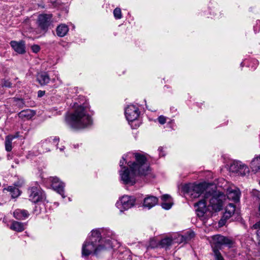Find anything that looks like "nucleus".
Segmentation results:
<instances>
[{"label": "nucleus", "mask_w": 260, "mask_h": 260, "mask_svg": "<svg viewBox=\"0 0 260 260\" xmlns=\"http://www.w3.org/2000/svg\"><path fill=\"white\" fill-rule=\"evenodd\" d=\"M37 78L38 81H46L50 80L48 74L44 72L38 73Z\"/></svg>", "instance_id": "a878e982"}, {"label": "nucleus", "mask_w": 260, "mask_h": 260, "mask_svg": "<svg viewBox=\"0 0 260 260\" xmlns=\"http://www.w3.org/2000/svg\"><path fill=\"white\" fill-rule=\"evenodd\" d=\"M159 245V242H157L155 239H152L150 240L149 244L148 245V249L154 248Z\"/></svg>", "instance_id": "cd10ccee"}, {"label": "nucleus", "mask_w": 260, "mask_h": 260, "mask_svg": "<svg viewBox=\"0 0 260 260\" xmlns=\"http://www.w3.org/2000/svg\"><path fill=\"white\" fill-rule=\"evenodd\" d=\"M10 45L12 48L17 53L19 54H23L25 52V44L24 42L12 41L10 42Z\"/></svg>", "instance_id": "4468645a"}, {"label": "nucleus", "mask_w": 260, "mask_h": 260, "mask_svg": "<svg viewBox=\"0 0 260 260\" xmlns=\"http://www.w3.org/2000/svg\"><path fill=\"white\" fill-rule=\"evenodd\" d=\"M258 212H259V214L260 215V202H259V208H258Z\"/></svg>", "instance_id": "79ce46f5"}, {"label": "nucleus", "mask_w": 260, "mask_h": 260, "mask_svg": "<svg viewBox=\"0 0 260 260\" xmlns=\"http://www.w3.org/2000/svg\"><path fill=\"white\" fill-rule=\"evenodd\" d=\"M158 121L161 124H164L166 122V118L164 116H160L158 118Z\"/></svg>", "instance_id": "72a5a7b5"}, {"label": "nucleus", "mask_w": 260, "mask_h": 260, "mask_svg": "<svg viewBox=\"0 0 260 260\" xmlns=\"http://www.w3.org/2000/svg\"><path fill=\"white\" fill-rule=\"evenodd\" d=\"M31 50L34 53H38L40 50V47L38 45H34L31 46Z\"/></svg>", "instance_id": "473e14b6"}, {"label": "nucleus", "mask_w": 260, "mask_h": 260, "mask_svg": "<svg viewBox=\"0 0 260 260\" xmlns=\"http://www.w3.org/2000/svg\"><path fill=\"white\" fill-rule=\"evenodd\" d=\"M213 239L214 240V243L212 245L213 250L214 248L218 249L223 245H228L230 247L233 245V241L221 235L214 236Z\"/></svg>", "instance_id": "9d476101"}, {"label": "nucleus", "mask_w": 260, "mask_h": 260, "mask_svg": "<svg viewBox=\"0 0 260 260\" xmlns=\"http://www.w3.org/2000/svg\"><path fill=\"white\" fill-rule=\"evenodd\" d=\"M172 206V204L171 203H166L164 202L161 204V207L162 208L168 210L170 209Z\"/></svg>", "instance_id": "2f4dec72"}, {"label": "nucleus", "mask_w": 260, "mask_h": 260, "mask_svg": "<svg viewBox=\"0 0 260 260\" xmlns=\"http://www.w3.org/2000/svg\"><path fill=\"white\" fill-rule=\"evenodd\" d=\"M17 137V136L9 135L6 137L5 148L7 151H11L12 149V141Z\"/></svg>", "instance_id": "412c9836"}, {"label": "nucleus", "mask_w": 260, "mask_h": 260, "mask_svg": "<svg viewBox=\"0 0 260 260\" xmlns=\"http://www.w3.org/2000/svg\"><path fill=\"white\" fill-rule=\"evenodd\" d=\"M51 143H53L54 144H56L57 145L58 144V142L59 141V139L58 138H54L53 139H52V138H50L48 140Z\"/></svg>", "instance_id": "c9c22d12"}, {"label": "nucleus", "mask_w": 260, "mask_h": 260, "mask_svg": "<svg viewBox=\"0 0 260 260\" xmlns=\"http://www.w3.org/2000/svg\"><path fill=\"white\" fill-rule=\"evenodd\" d=\"M139 114V108L133 105H128L125 109V115L129 121H133L137 119Z\"/></svg>", "instance_id": "9b49d317"}, {"label": "nucleus", "mask_w": 260, "mask_h": 260, "mask_svg": "<svg viewBox=\"0 0 260 260\" xmlns=\"http://www.w3.org/2000/svg\"><path fill=\"white\" fill-rule=\"evenodd\" d=\"M135 198L132 196H123L119 201L116 203V206L119 209L127 210L135 205Z\"/></svg>", "instance_id": "1a4fd4ad"}, {"label": "nucleus", "mask_w": 260, "mask_h": 260, "mask_svg": "<svg viewBox=\"0 0 260 260\" xmlns=\"http://www.w3.org/2000/svg\"><path fill=\"white\" fill-rule=\"evenodd\" d=\"M259 185H260V181H259Z\"/></svg>", "instance_id": "a18cd8bd"}, {"label": "nucleus", "mask_w": 260, "mask_h": 260, "mask_svg": "<svg viewBox=\"0 0 260 260\" xmlns=\"http://www.w3.org/2000/svg\"><path fill=\"white\" fill-rule=\"evenodd\" d=\"M14 216L18 219H24L28 217L29 213L27 210L17 209L14 212Z\"/></svg>", "instance_id": "f3484780"}, {"label": "nucleus", "mask_w": 260, "mask_h": 260, "mask_svg": "<svg viewBox=\"0 0 260 260\" xmlns=\"http://www.w3.org/2000/svg\"><path fill=\"white\" fill-rule=\"evenodd\" d=\"M74 112L66 115L65 121L67 124L74 129L86 128L92 124V120L88 113L87 104L78 105L75 103Z\"/></svg>", "instance_id": "7ed1b4c3"}, {"label": "nucleus", "mask_w": 260, "mask_h": 260, "mask_svg": "<svg viewBox=\"0 0 260 260\" xmlns=\"http://www.w3.org/2000/svg\"><path fill=\"white\" fill-rule=\"evenodd\" d=\"M230 171L241 176H244L249 172L248 167L240 161H234L230 165Z\"/></svg>", "instance_id": "0eeeda50"}, {"label": "nucleus", "mask_w": 260, "mask_h": 260, "mask_svg": "<svg viewBox=\"0 0 260 260\" xmlns=\"http://www.w3.org/2000/svg\"><path fill=\"white\" fill-rule=\"evenodd\" d=\"M45 93V91H44V90H39L38 92V96L39 98H41L44 95Z\"/></svg>", "instance_id": "4c0bfd02"}, {"label": "nucleus", "mask_w": 260, "mask_h": 260, "mask_svg": "<svg viewBox=\"0 0 260 260\" xmlns=\"http://www.w3.org/2000/svg\"><path fill=\"white\" fill-rule=\"evenodd\" d=\"M235 211V206L232 203H230L226 207L224 216L226 218L230 217Z\"/></svg>", "instance_id": "b1692460"}, {"label": "nucleus", "mask_w": 260, "mask_h": 260, "mask_svg": "<svg viewBox=\"0 0 260 260\" xmlns=\"http://www.w3.org/2000/svg\"><path fill=\"white\" fill-rule=\"evenodd\" d=\"M213 252L215 260H224L218 249L214 248Z\"/></svg>", "instance_id": "bb28decb"}, {"label": "nucleus", "mask_w": 260, "mask_h": 260, "mask_svg": "<svg viewBox=\"0 0 260 260\" xmlns=\"http://www.w3.org/2000/svg\"><path fill=\"white\" fill-rule=\"evenodd\" d=\"M252 227L254 229L257 230L256 235L260 241V221L254 224Z\"/></svg>", "instance_id": "c756f323"}, {"label": "nucleus", "mask_w": 260, "mask_h": 260, "mask_svg": "<svg viewBox=\"0 0 260 260\" xmlns=\"http://www.w3.org/2000/svg\"><path fill=\"white\" fill-rule=\"evenodd\" d=\"M64 149H65V147L64 146H61L59 148V149L60 152L63 151Z\"/></svg>", "instance_id": "a19ab883"}, {"label": "nucleus", "mask_w": 260, "mask_h": 260, "mask_svg": "<svg viewBox=\"0 0 260 260\" xmlns=\"http://www.w3.org/2000/svg\"><path fill=\"white\" fill-rule=\"evenodd\" d=\"M15 102L16 103V105L20 108L23 107L24 105V102L23 99H17L15 100Z\"/></svg>", "instance_id": "7c9ffc66"}, {"label": "nucleus", "mask_w": 260, "mask_h": 260, "mask_svg": "<svg viewBox=\"0 0 260 260\" xmlns=\"http://www.w3.org/2000/svg\"><path fill=\"white\" fill-rule=\"evenodd\" d=\"M45 85V82H43V84H41V85Z\"/></svg>", "instance_id": "c03bdc74"}, {"label": "nucleus", "mask_w": 260, "mask_h": 260, "mask_svg": "<svg viewBox=\"0 0 260 260\" xmlns=\"http://www.w3.org/2000/svg\"><path fill=\"white\" fill-rule=\"evenodd\" d=\"M113 14L116 19H119L122 17L121 11L120 8H115L113 11Z\"/></svg>", "instance_id": "c85d7f7f"}, {"label": "nucleus", "mask_w": 260, "mask_h": 260, "mask_svg": "<svg viewBox=\"0 0 260 260\" xmlns=\"http://www.w3.org/2000/svg\"><path fill=\"white\" fill-rule=\"evenodd\" d=\"M184 190L188 193L191 198H199L201 194L205 191H208L206 185L203 183H200L192 186L186 185L184 187Z\"/></svg>", "instance_id": "39448f33"}, {"label": "nucleus", "mask_w": 260, "mask_h": 260, "mask_svg": "<svg viewBox=\"0 0 260 260\" xmlns=\"http://www.w3.org/2000/svg\"><path fill=\"white\" fill-rule=\"evenodd\" d=\"M6 189L10 192V194L12 198H17L20 194L19 189L16 187L10 186Z\"/></svg>", "instance_id": "393cba45"}, {"label": "nucleus", "mask_w": 260, "mask_h": 260, "mask_svg": "<svg viewBox=\"0 0 260 260\" xmlns=\"http://www.w3.org/2000/svg\"><path fill=\"white\" fill-rule=\"evenodd\" d=\"M51 14H40L37 19V23L39 28L44 32H46L52 23Z\"/></svg>", "instance_id": "6e6552de"}, {"label": "nucleus", "mask_w": 260, "mask_h": 260, "mask_svg": "<svg viewBox=\"0 0 260 260\" xmlns=\"http://www.w3.org/2000/svg\"><path fill=\"white\" fill-rule=\"evenodd\" d=\"M251 171L254 173H260V154L255 155L249 164Z\"/></svg>", "instance_id": "ddd939ff"}, {"label": "nucleus", "mask_w": 260, "mask_h": 260, "mask_svg": "<svg viewBox=\"0 0 260 260\" xmlns=\"http://www.w3.org/2000/svg\"><path fill=\"white\" fill-rule=\"evenodd\" d=\"M29 200L34 203L44 201L46 199L44 192L39 187H31L28 189Z\"/></svg>", "instance_id": "423d86ee"}, {"label": "nucleus", "mask_w": 260, "mask_h": 260, "mask_svg": "<svg viewBox=\"0 0 260 260\" xmlns=\"http://www.w3.org/2000/svg\"><path fill=\"white\" fill-rule=\"evenodd\" d=\"M2 86L10 87L11 86V82H4V84L2 85Z\"/></svg>", "instance_id": "ea45409f"}, {"label": "nucleus", "mask_w": 260, "mask_h": 260, "mask_svg": "<svg viewBox=\"0 0 260 260\" xmlns=\"http://www.w3.org/2000/svg\"><path fill=\"white\" fill-rule=\"evenodd\" d=\"M173 239L171 237H166L159 242V245L161 248H167L172 245Z\"/></svg>", "instance_id": "5701e85b"}, {"label": "nucleus", "mask_w": 260, "mask_h": 260, "mask_svg": "<svg viewBox=\"0 0 260 260\" xmlns=\"http://www.w3.org/2000/svg\"><path fill=\"white\" fill-rule=\"evenodd\" d=\"M50 181L52 182L51 185L53 189L60 194L63 198H64L66 197L64 192V184L60 181L57 177H51Z\"/></svg>", "instance_id": "f8f14e48"}, {"label": "nucleus", "mask_w": 260, "mask_h": 260, "mask_svg": "<svg viewBox=\"0 0 260 260\" xmlns=\"http://www.w3.org/2000/svg\"><path fill=\"white\" fill-rule=\"evenodd\" d=\"M241 66L242 67H243V62H241Z\"/></svg>", "instance_id": "37998d69"}, {"label": "nucleus", "mask_w": 260, "mask_h": 260, "mask_svg": "<svg viewBox=\"0 0 260 260\" xmlns=\"http://www.w3.org/2000/svg\"><path fill=\"white\" fill-rule=\"evenodd\" d=\"M10 229L18 232H21L24 230L25 225L22 222L13 221L10 226Z\"/></svg>", "instance_id": "aec40b11"}, {"label": "nucleus", "mask_w": 260, "mask_h": 260, "mask_svg": "<svg viewBox=\"0 0 260 260\" xmlns=\"http://www.w3.org/2000/svg\"><path fill=\"white\" fill-rule=\"evenodd\" d=\"M240 196V192L238 189L230 190L228 193V198L235 202L239 201Z\"/></svg>", "instance_id": "a211bd4d"}, {"label": "nucleus", "mask_w": 260, "mask_h": 260, "mask_svg": "<svg viewBox=\"0 0 260 260\" xmlns=\"http://www.w3.org/2000/svg\"><path fill=\"white\" fill-rule=\"evenodd\" d=\"M158 199L156 197L149 196L146 197L144 200L143 206L148 209L154 207L157 203Z\"/></svg>", "instance_id": "2eb2a0df"}, {"label": "nucleus", "mask_w": 260, "mask_h": 260, "mask_svg": "<svg viewBox=\"0 0 260 260\" xmlns=\"http://www.w3.org/2000/svg\"><path fill=\"white\" fill-rule=\"evenodd\" d=\"M224 199L225 196L220 192L215 191L213 190L206 191L204 193V199L194 205L197 207L196 211L198 216L203 217L207 212L208 210L207 202H209V206L211 207L213 210L215 211L221 210L223 206V201Z\"/></svg>", "instance_id": "20e7f679"}, {"label": "nucleus", "mask_w": 260, "mask_h": 260, "mask_svg": "<svg viewBox=\"0 0 260 260\" xmlns=\"http://www.w3.org/2000/svg\"><path fill=\"white\" fill-rule=\"evenodd\" d=\"M170 196L168 194H164L161 197V199L166 202L170 198Z\"/></svg>", "instance_id": "e433bc0d"}, {"label": "nucleus", "mask_w": 260, "mask_h": 260, "mask_svg": "<svg viewBox=\"0 0 260 260\" xmlns=\"http://www.w3.org/2000/svg\"><path fill=\"white\" fill-rule=\"evenodd\" d=\"M195 236V234L193 231H187L184 235L179 236V238L181 242H187L193 238Z\"/></svg>", "instance_id": "4be33fe9"}, {"label": "nucleus", "mask_w": 260, "mask_h": 260, "mask_svg": "<svg viewBox=\"0 0 260 260\" xmlns=\"http://www.w3.org/2000/svg\"><path fill=\"white\" fill-rule=\"evenodd\" d=\"M69 30V27L66 24H61L56 29V34L59 37H63L67 34Z\"/></svg>", "instance_id": "dca6fc26"}, {"label": "nucleus", "mask_w": 260, "mask_h": 260, "mask_svg": "<svg viewBox=\"0 0 260 260\" xmlns=\"http://www.w3.org/2000/svg\"><path fill=\"white\" fill-rule=\"evenodd\" d=\"M35 112L30 109H26L21 111L18 113V116L22 119H29L35 115Z\"/></svg>", "instance_id": "6ab92c4d"}, {"label": "nucleus", "mask_w": 260, "mask_h": 260, "mask_svg": "<svg viewBox=\"0 0 260 260\" xmlns=\"http://www.w3.org/2000/svg\"><path fill=\"white\" fill-rule=\"evenodd\" d=\"M133 155L136 161L127 163L129 169L124 167L120 171V178L122 183L129 185H133L135 184L137 176H145L149 171V167L146 163L147 159L145 156L139 153H135Z\"/></svg>", "instance_id": "f257e3e1"}, {"label": "nucleus", "mask_w": 260, "mask_h": 260, "mask_svg": "<svg viewBox=\"0 0 260 260\" xmlns=\"http://www.w3.org/2000/svg\"><path fill=\"white\" fill-rule=\"evenodd\" d=\"M125 160H126L125 157L124 156H123L122 158V159L120 160V161L119 165H120V166L121 167V169L124 167H123V166L124 165V164L126 163V161Z\"/></svg>", "instance_id": "f704fd0d"}, {"label": "nucleus", "mask_w": 260, "mask_h": 260, "mask_svg": "<svg viewBox=\"0 0 260 260\" xmlns=\"http://www.w3.org/2000/svg\"><path fill=\"white\" fill-rule=\"evenodd\" d=\"M162 147H159L158 148V151L159 152V156H165V154L162 152Z\"/></svg>", "instance_id": "58836bf2"}, {"label": "nucleus", "mask_w": 260, "mask_h": 260, "mask_svg": "<svg viewBox=\"0 0 260 260\" xmlns=\"http://www.w3.org/2000/svg\"><path fill=\"white\" fill-rule=\"evenodd\" d=\"M101 229L93 230L91 232L90 236L83 244L82 248V255L87 256L92 253L97 254L104 249L114 248L116 246L114 240L106 239L103 243V239L101 237Z\"/></svg>", "instance_id": "f03ea898"}]
</instances>
